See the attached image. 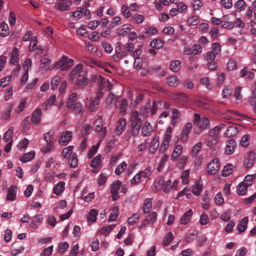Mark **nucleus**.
<instances>
[{
  "mask_svg": "<svg viewBox=\"0 0 256 256\" xmlns=\"http://www.w3.org/2000/svg\"><path fill=\"white\" fill-rule=\"evenodd\" d=\"M256 179V174H248L244 177L242 182L249 187L252 185Z\"/></svg>",
  "mask_w": 256,
  "mask_h": 256,
  "instance_id": "nucleus-29",
  "label": "nucleus"
},
{
  "mask_svg": "<svg viewBox=\"0 0 256 256\" xmlns=\"http://www.w3.org/2000/svg\"><path fill=\"white\" fill-rule=\"evenodd\" d=\"M182 146L181 145H177L172 154L171 158L172 160H176L181 154L182 150Z\"/></svg>",
  "mask_w": 256,
  "mask_h": 256,
  "instance_id": "nucleus-37",
  "label": "nucleus"
},
{
  "mask_svg": "<svg viewBox=\"0 0 256 256\" xmlns=\"http://www.w3.org/2000/svg\"><path fill=\"white\" fill-rule=\"evenodd\" d=\"M102 96V93L99 92L94 98H90V104L88 106V110L90 112H94L98 110V105L100 104V100Z\"/></svg>",
  "mask_w": 256,
  "mask_h": 256,
  "instance_id": "nucleus-9",
  "label": "nucleus"
},
{
  "mask_svg": "<svg viewBox=\"0 0 256 256\" xmlns=\"http://www.w3.org/2000/svg\"><path fill=\"white\" fill-rule=\"evenodd\" d=\"M46 222L50 226L52 227H54L57 223V221L56 218L54 217V216L52 214H48L47 216Z\"/></svg>",
  "mask_w": 256,
  "mask_h": 256,
  "instance_id": "nucleus-63",
  "label": "nucleus"
},
{
  "mask_svg": "<svg viewBox=\"0 0 256 256\" xmlns=\"http://www.w3.org/2000/svg\"><path fill=\"white\" fill-rule=\"evenodd\" d=\"M202 190V186L199 183H196L192 187V192L196 196L200 194Z\"/></svg>",
  "mask_w": 256,
  "mask_h": 256,
  "instance_id": "nucleus-54",
  "label": "nucleus"
},
{
  "mask_svg": "<svg viewBox=\"0 0 256 256\" xmlns=\"http://www.w3.org/2000/svg\"><path fill=\"white\" fill-rule=\"evenodd\" d=\"M140 115V114L138 111L133 110L132 112L130 118V126H141L142 120L139 117Z\"/></svg>",
  "mask_w": 256,
  "mask_h": 256,
  "instance_id": "nucleus-12",
  "label": "nucleus"
},
{
  "mask_svg": "<svg viewBox=\"0 0 256 256\" xmlns=\"http://www.w3.org/2000/svg\"><path fill=\"white\" fill-rule=\"evenodd\" d=\"M216 76V84L218 86H220L226 79V75L224 72H218Z\"/></svg>",
  "mask_w": 256,
  "mask_h": 256,
  "instance_id": "nucleus-61",
  "label": "nucleus"
},
{
  "mask_svg": "<svg viewBox=\"0 0 256 256\" xmlns=\"http://www.w3.org/2000/svg\"><path fill=\"white\" fill-rule=\"evenodd\" d=\"M152 126L150 123L148 122H145L142 128V134L144 136H148L152 131Z\"/></svg>",
  "mask_w": 256,
  "mask_h": 256,
  "instance_id": "nucleus-32",
  "label": "nucleus"
},
{
  "mask_svg": "<svg viewBox=\"0 0 256 256\" xmlns=\"http://www.w3.org/2000/svg\"><path fill=\"white\" fill-rule=\"evenodd\" d=\"M127 56L126 52L122 50V46L120 43H116L115 48V54L112 56V60L117 62L124 58Z\"/></svg>",
  "mask_w": 256,
  "mask_h": 256,
  "instance_id": "nucleus-8",
  "label": "nucleus"
},
{
  "mask_svg": "<svg viewBox=\"0 0 256 256\" xmlns=\"http://www.w3.org/2000/svg\"><path fill=\"white\" fill-rule=\"evenodd\" d=\"M102 156L98 154L95 156L92 160L90 166L92 168H97L100 164Z\"/></svg>",
  "mask_w": 256,
  "mask_h": 256,
  "instance_id": "nucleus-60",
  "label": "nucleus"
},
{
  "mask_svg": "<svg viewBox=\"0 0 256 256\" xmlns=\"http://www.w3.org/2000/svg\"><path fill=\"white\" fill-rule=\"evenodd\" d=\"M10 33L8 26L4 22H2L0 24V36L5 37L8 35Z\"/></svg>",
  "mask_w": 256,
  "mask_h": 256,
  "instance_id": "nucleus-28",
  "label": "nucleus"
},
{
  "mask_svg": "<svg viewBox=\"0 0 256 256\" xmlns=\"http://www.w3.org/2000/svg\"><path fill=\"white\" fill-rule=\"evenodd\" d=\"M194 123L196 125L194 132L198 134L208 126L210 122L208 118L205 117L200 118V115L196 113L194 116Z\"/></svg>",
  "mask_w": 256,
  "mask_h": 256,
  "instance_id": "nucleus-1",
  "label": "nucleus"
},
{
  "mask_svg": "<svg viewBox=\"0 0 256 256\" xmlns=\"http://www.w3.org/2000/svg\"><path fill=\"white\" fill-rule=\"evenodd\" d=\"M144 16L140 14H135L132 16V20L137 24H142L144 20Z\"/></svg>",
  "mask_w": 256,
  "mask_h": 256,
  "instance_id": "nucleus-45",
  "label": "nucleus"
},
{
  "mask_svg": "<svg viewBox=\"0 0 256 256\" xmlns=\"http://www.w3.org/2000/svg\"><path fill=\"white\" fill-rule=\"evenodd\" d=\"M236 144L234 139H230L226 142L225 146V152L226 154H233L236 150Z\"/></svg>",
  "mask_w": 256,
  "mask_h": 256,
  "instance_id": "nucleus-16",
  "label": "nucleus"
},
{
  "mask_svg": "<svg viewBox=\"0 0 256 256\" xmlns=\"http://www.w3.org/2000/svg\"><path fill=\"white\" fill-rule=\"evenodd\" d=\"M192 126V124L190 122L187 123L184 126L182 130L180 137V139L182 142H185L187 140L188 135L191 130Z\"/></svg>",
  "mask_w": 256,
  "mask_h": 256,
  "instance_id": "nucleus-21",
  "label": "nucleus"
},
{
  "mask_svg": "<svg viewBox=\"0 0 256 256\" xmlns=\"http://www.w3.org/2000/svg\"><path fill=\"white\" fill-rule=\"evenodd\" d=\"M164 42L160 39H154L150 42V46L152 48L159 49L162 48L164 46Z\"/></svg>",
  "mask_w": 256,
  "mask_h": 256,
  "instance_id": "nucleus-47",
  "label": "nucleus"
},
{
  "mask_svg": "<svg viewBox=\"0 0 256 256\" xmlns=\"http://www.w3.org/2000/svg\"><path fill=\"white\" fill-rule=\"evenodd\" d=\"M98 80L100 84V89L103 90L105 88L107 91L110 90L114 84H115V81L112 78L110 80L108 79L105 81L101 76H98Z\"/></svg>",
  "mask_w": 256,
  "mask_h": 256,
  "instance_id": "nucleus-7",
  "label": "nucleus"
},
{
  "mask_svg": "<svg viewBox=\"0 0 256 256\" xmlns=\"http://www.w3.org/2000/svg\"><path fill=\"white\" fill-rule=\"evenodd\" d=\"M189 176L190 172L188 170H185L183 172L181 176V180L184 184H186L188 183Z\"/></svg>",
  "mask_w": 256,
  "mask_h": 256,
  "instance_id": "nucleus-62",
  "label": "nucleus"
},
{
  "mask_svg": "<svg viewBox=\"0 0 256 256\" xmlns=\"http://www.w3.org/2000/svg\"><path fill=\"white\" fill-rule=\"evenodd\" d=\"M35 156L34 151H31L23 155L20 158V160L22 162H26L31 160Z\"/></svg>",
  "mask_w": 256,
  "mask_h": 256,
  "instance_id": "nucleus-36",
  "label": "nucleus"
},
{
  "mask_svg": "<svg viewBox=\"0 0 256 256\" xmlns=\"http://www.w3.org/2000/svg\"><path fill=\"white\" fill-rule=\"evenodd\" d=\"M132 26L130 24H124L116 30V34L118 36H126L132 30Z\"/></svg>",
  "mask_w": 256,
  "mask_h": 256,
  "instance_id": "nucleus-20",
  "label": "nucleus"
},
{
  "mask_svg": "<svg viewBox=\"0 0 256 256\" xmlns=\"http://www.w3.org/2000/svg\"><path fill=\"white\" fill-rule=\"evenodd\" d=\"M16 188L14 186L10 187L8 190L6 198L8 200L13 201L16 198Z\"/></svg>",
  "mask_w": 256,
  "mask_h": 256,
  "instance_id": "nucleus-34",
  "label": "nucleus"
},
{
  "mask_svg": "<svg viewBox=\"0 0 256 256\" xmlns=\"http://www.w3.org/2000/svg\"><path fill=\"white\" fill-rule=\"evenodd\" d=\"M100 142H98L94 146L88 151V157L89 158H92L97 152L100 145Z\"/></svg>",
  "mask_w": 256,
  "mask_h": 256,
  "instance_id": "nucleus-55",
  "label": "nucleus"
},
{
  "mask_svg": "<svg viewBox=\"0 0 256 256\" xmlns=\"http://www.w3.org/2000/svg\"><path fill=\"white\" fill-rule=\"evenodd\" d=\"M98 214L97 210L95 209L91 210L88 215L87 220L88 222H94L96 220V216Z\"/></svg>",
  "mask_w": 256,
  "mask_h": 256,
  "instance_id": "nucleus-42",
  "label": "nucleus"
},
{
  "mask_svg": "<svg viewBox=\"0 0 256 256\" xmlns=\"http://www.w3.org/2000/svg\"><path fill=\"white\" fill-rule=\"evenodd\" d=\"M226 126L224 124H220L219 125L215 126L214 128L210 130L208 132V135L210 137L216 136L218 135L220 130Z\"/></svg>",
  "mask_w": 256,
  "mask_h": 256,
  "instance_id": "nucleus-27",
  "label": "nucleus"
},
{
  "mask_svg": "<svg viewBox=\"0 0 256 256\" xmlns=\"http://www.w3.org/2000/svg\"><path fill=\"white\" fill-rule=\"evenodd\" d=\"M94 130L99 132L104 137L106 133V128L102 126V118L101 116H98L97 119L94 122Z\"/></svg>",
  "mask_w": 256,
  "mask_h": 256,
  "instance_id": "nucleus-6",
  "label": "nucleus"
},
{
  "mask_svg": "<svg viewBox=\"0 0 256 256\" xmlns=\"http://www.w3.org/2000/svg\"><path fill=\"white\" fill-rule=\"evenodd\" d=\"M88 80L86 76V74H83L76 78V86L80 88L85 87L88 84Z\"/></svg>",
  "mask_w": 256,
  "mask_h": 256,
  "instance_id": "nucleus-23",
  "label": "nucleus"
},
{
  "mask_svg": "<svg viewBox=\"0 0 256 256\" xmlns=\"http://www.w3.org/2000/svg\"><path fill=\"white\" fill-rule=\"evenodd\" d=\"M192 214V210H188L186 211L181 217L180 220V223L182 224H186L190 220Z\"/></svg>",
  "mask_w": 256,
  "mask_h": 256,
  "instance_id": "nucleus-25",
  "label": "nucleus"
},
{
  "mask_svg": "<svg viewBox=\"0 0 256 256\" xmlns=\"http://www.w3.org/2000/svg\"><path fill=\"white\" fill-rule=\"evenodd\" d=\"M65 182L62 181L59 182L56 184L53 188V192L56 196L60 194L64 190Z\"/></svg>",
  "mask_w": 256,
  "mask_h": 256,
  "instance_id": "nucleus-22",
  "label": "nucleus"
},
{
  "mask_svg": "<svg viewBox=\"0 0 256 256\" xmlns=\"http://www.w3.org/2000/svg\"><path fill=\"white\" fill-rule=\"evenodd\" d=\"M180 64L181 63L180 60H174L171 62L170 66V68L171 70H172L174 72H177L180 68Z\"/></svg>",
  "mask_w": 256,
  "mask_h": 256,
  "instance_id": "nucleus-44",
  "label": "nucleus"
},
{
  "mask_svg": "<svg viewBox=\"0 0 256 256\" xmlns=\"http://www.w3.org/2000/svg\"><path fill=\"white\" fill-rule=\"evenodd\" d=\"M120 12L126 18H129L132 16L130 10L126 4L122 6Z\"/></svg>",
  "mask_w": 256,
  "mask_h": 256,
  "instance_id": "nucleus-40",
  "label": "nucleus"
},
{
  "mask_svg": "<svg viewBox=\"0 0 256 256\" xmlns=\"http://www.w3.org/2000/svg\"><path fill=\"white\" fill-rule=\"evenodd\" d=\"M173 240V234L172 232H168L164 238L162 244L164 246L168 245Z\"/></svg>",
  "mask_w": 256,
  "mask_h": 256,
  "instance_id": "nucleus-56",
  "label": "nucleus"
},
{
  "mask_svg": "<svg viewBox=\"0 0 256 256\" xmlns=\"http://www.w3.org/2000/svg\"><path fill=\"white\" fill-rule=\"evenodd\" d=\"M255 162V155L253 152H250L247 158L245 160L244 164L247 168H251Z\"/></svg>",
  "mask_w": 256,
  "mask_h": 256,
  "instance_id": "nucleus-24",
  "label": "nucleus"
},
{
  "mask_svg": "<svg viewBox=\"0 0 256 256\" xmlns=\"http://www.w3.org/2000/svg\"><path fill=\"white\" fill-rule=\"evenodd\" d=\"M152 172V168L150 166H147L144 170L140 171L131 180L132 184H139L142 178L150 179Z\"/></svg>",
  "mask_w": 256,
  "mask_h": 256,
  "instance_id": "nucleus-4",
  "label": "nucleus"
},
{
  "mask_svg": "<svg viewBox=\"0 0 256 256\" xmlns=\"http://www.w3.org/2000/svg\"><path fill=\"white\" fill-rule=\"evenodd\" d=\"M240 130V126H232L228 127L224 133V136L226 138H232L236 136Z\"/></svg>",
  "mask_w": 256,
  "mask_h": 256,
  "instance_id": "nucleus-14",
  "label": "nucleus"
},
{
  "mask_svg": "<svg viewBox=\"0 0 256 256\" xmlns=\"http://www.w3.org/2000/svg\"><path fill=\"white\" fill-rule=\"evenodd\" d=\"M54 246L52 245L45 248L40 253V256H50L53 251Z\"/></svg>",
  "mask_w": 256,
  "mask_h": 256,
  "instance_id": "nucleus-64",
  "label": "nucleus"
},
{
  "mask_svg": "<svg viewBox=\"0 0 256 256\" xmlns=\"http://www.w3.org/2000/svg\"><path fill=\"white\" fill-rule=\"evenodd\" d=\"M14 131V128L12 127H11L10 128H8V130L5 132L4 136V140L5 142H8L11 140L12 141V137Z\"/></svg>",
  "mask_w": 256,
  "mask_h": 256,
  "instance_id": "nucleus-43",
  "label": "nucleus"
},
{
  "mask_svg": "<svg viewBox=\"0 0 256 256\" xmlns=\"http://www.w3.org/2000/svg\"><path fill=\"white\" fill-rule=\"evenodd\" d=\"M174 98L176 102H180L182 104H186L188 101V96L182 92H180L176 94Z\"/></svg>",
  "mask_w": 256,
  "mask_h": 256,
  "instance_id": "nucleus-26",
  "label": "nucleus"
},
{
  "mask_svg": "<svg viewBox=\"0 0 256 256\" xmlns=\"http://www.w3.org/2000/svg\"><path fill=\"white\" fill-rule=\"evenodd\" d=\"M167 84L171 86H176L179 84V80L176 76H171L166 80Z\"/></svg>",
  "mask_w": 256,
  "mask_h": 256,
  "instance_id": "nucleus-46",
  "label": "nucleus"
},
{
  "mask_svg": "<svg viewBox=\"0 0 256 256\" xmlns=\"http://www.w3.org/2000/svg\"><path fill=\"white\" fill-rule=\"evenodd\" d=\"M86 72L84 70L82 65L78 64L74 66L69 74L68 76V80L73 81L81 76L86 74Z\"/></svg>",
  "mask_w": 256,
  "mask_h": 256,
  "instance_id": "nucleus-5",
  "label": "nucleus"
},
{
  "mask_svg": "<svg viewBox=\"0 0 256 256\" xmlns=\"http://www.w3.org/2000/svg\"><path fill=\"white\" fill-rule=\"evenodd\" d=\"M27 99L26 98H22L18 106L15 109L16 112L20 114L22 112L26 106Z\"/></svg>",
  "mask_w": 256,
  "mask_h": 256,
  "instance_id": "nucleus-50",
  "label": "nucleus"
},
{
  "mask_svg": "<svg viewBox=\"0 0 256 256\" xmlns=\"http://www.w3.org/2000/svg\"><path fill=\"white\" fill-rule=\"evenodd\" d=\"M50 62V58L47 55L44 56L40 59V64L42 65H44L45 68H46V69L50 70L52 68V66L50 67L49 64Z\"/></svg>",
  "mask_w": 256,
  "mask_h": 256,
  "instance_id": "nucleus-48",
  "label": "nucleus"
},
{
  "mask_svg": "<svg viewBox=\"0 0 256 256\" xmlns=\"http://www.w3.org/2000/svg\"><path fill=\"white\" fill-rule=\"evenodd\" d=\"M120 113L124 116L126 114V110L128 106V102L126 100H122L120 104Z\"/></svg>",
  "mask_w": 256,
  "mask_h": 256,
  "instance_id": "nucleus-58",
  "label": "nucleus"
},
{
  "mask_svg": "<svg viewBox=\"0 0 256 256\" xmlns=\"http://www.w3.org/2000/svg\"><path fill=\"white\" fill-rule=\"evenodd\" d=\"M74 146H70L64 148L62 152V156L64 158H68L72 152Z\"/></svg>",
  "mask_w": 256,
  "mask_h": 256,
  "instance_id": "nucleus-53",
  "label": "nucleus"
},
{
  "mask_svg": "<svg viewBox=\"0 0 256 256\" xmlns=\"http://www.w3.org/2000/svg\"><path fill=\"white\" fill-rule=\"evenodd\" d=\"M72 137V133L70 131H66L62 134L59 142L62 145H66L69 142Z\"/></svg>",
  "mask_w": 256,
  "mask_h": 256,
  "instance_id": "nucleus-17",
  "label": "nucleus"
},
{
  "mask_svg": "<svg viewBox=\"0 0 256 256\" xmlns=\"http://www.w3.org/2000/svg\"><path fill=\"white\" fill-rule=\"evenodd\" d=\"M121 182L119 180L114 182L111 186L112 198L113 200H116L120 198L118 191L120 190Z\"/></svg>",
  "mask_w": 256,
  "mask_h": 256,
  "instance_id": "nucleus-13",
  "label": "nucleus"
},
{
  "mask_svg": "<svg viewBox=\"0 0 256 256\" xmlns=\"http://www.w3.org/2000/svg\"><path fill=\"white\" fill-rule=\"evenodd\" d=\"M69 248V244L67 242H61L58 244V252L63 254Z\"/></svg>",
  "mask_w": 256,
  "mask_h": 256,
  "instance_id": "nucleus-59",
  "label": "nucleus"
},
{
  "mask_svg": "<svg viewBox=\"0 0 256 256\" xmlns=\"http://www.w3.org/2000/svg\"><path fill=\"white\" fill-rule=\"evenodd\" d=\"M41 116V110L40 108H37L32 114L31 118L32 122L35 124H38L40 122Z\"/></svg>",
  "mask_w": 256,
  "mask_h": 256,
  "instance_id": "nucleus-18",
  "label": "nucleus"
},
{
  "mask_svg": "<svg viewBox=\"0 0 256 256\" xmlns=\"http://www.w3.org/2000/svg\"><path fill=\"white\" fill-rule=\"evenodd\" d=\"M220 168L218 164V160L217 158H214L208 163L206 170L208 174H214L218 172Z\"/></svg>",
  "mask_w": 256,
  "mask_h": 256,
  "instance_id": "nucleus-11",
  "label": "nucleus"
},
{
  "mask_svg": "<svg viewBox=\"0 0 256 256\" xmlns=\"http://www.w3.org/2000/svg\"><path fill=\"white\" fill-rule=\"evenodd\" d=\"M170 140V138L168 135H167L166 136L164 137V138L163 142H162L159 149V152H160L164 153L165 152V151L168 146Z\"/></svg>",
  "mask_w": 256,
  "mask_h": 256,
  "instance_id": "nucleus-31",
  "label": "nucleus"
},
{
  "mask_svg": "<svg viewBox=\"0 0 256 256\" xmlns=\"http://www.w3.org/2000/svg\"><path fill=\"white\" fill-rule=\"evenodd\" d=\"M73 64L74 60L72 59L69 58L66 56H62L52 68H55L62 71H66L70 69L73 66Z\"/></svg>",
  "mask_w": 256,
  "mask_h": 256,
  "instance_id": "nucleus-3",
  "label": "nucleus"
},
{
  "mask_svg": "<svg viewBox=\"0 0 256 256\" xmlns=\"http://www.w3.org/2000/svg\"><path fill=\"white\" fill-rule=\"evenodd\" d=\"M201 84L204 86L208 90H211L212 88V84L210 82V80L208 77H202L200 79Z\"/></svg>",
  "mask_w": 256,
  "mask_h": 256,
  "instance_id": "nucleus-52",
  "label": "nucleus"
},
{
  "mask_svg": "<svg viewBox=\"0 0 256 256\" xmlns=\"http://www.w3.org/2000/svg\"><path fill=\"white\" fill-rule=\"evenodd\" d=\"M203 6L202 2L200 0H192V6L193 10L195 11L200 10Z\"/></svg>",
  "mask_w": 256,
  "mask_h": 256,
  "instance_id": "nucleus-57",
  "label": "nucleus"
},
{
  "mask_svg": "<svg viewBox=\"0 0 256 256\" xmlns=\"http://www.w3.org/2000/svg\"><path fill=\"white\" fill-rule=\"evenodd\" d=\"M248 187V186L242 182H241L237 186V194L240 196L245 195L246 193Z\"/></svg>",
  "mask_w": 256,
  "mask_h": 256,
  "instance_id": "nucleus-35",
  "label": "nucleus"
},
{
  "mask_svg": "<svg viewBox=\"0 0 256 256\" xmlns=\"http://www.w3.org/2000/svg\"><path fill=\"white\" fill-rule=\"evenodd\" d=\"M69 164L70 168H76L78 166V159L77 155L73 154L69 160Z\"/></svg>",
  "mask_w": 256,
  "mask_h": 256,
  "instance_id": "nucleus-51",
  "label": "nucleus"
},
{
  "mask_svg": "<svg viewBox=\"0 0 256 256\" xmlns=\"http://www.w3.org/2000/svg\"><path fill=\"white\" fill-rule=\"evenodd\" d=\"M152 208V199L147 198L145 200L143 204V211L146 214L150 212Z\"/></svg>",
  "mask_w": 256,
  "mask_h": 256,
  "instance_id": "nucleus-39",
  "label": "nucleus"
},
{
  "mask_svg": "<svg viewBox=\"0 0 256 256\" xmlns=\"http://www.w3.org/2000/svg\"><path fill=\"white\" fill-rule=\"evenodd\" d=\"M158 108V102L154 100L152 105L150 102H148L144 106H142L139 114L142 118H146L149 116L150 114L151 115L155 114Z\"/></svg>",
  "mask_w": 256,
  "mask_h": 256,
  "instance_id": "nucleus-2",
  "label": "nucleus"
},
{
  "mask_svg": "<svg viewBox=\"0 0 256 256\" xmlns=\"http://www.w3.org/2000/svg\"><path fill=\"white\" fill-rule=\"evenodd\" d=\"M18 51L17 48H14L10 54V62L15 64L18 62Z\"/></svg>",
  "mask_w": 256,
  "mask_h": 256,
  "instance_id": "nucleus-30",
  "label": "nucleus"
},
{
  "mask_svg": "<svg viewBox=\"0 0 256 256\" xmlns=\"http://www.w3.org/2000/svg\"><path fill=\"white\" fill-rule=\"evenodd\" d=\"M42 214L36 215L30 219V226L33 228H37L42 221Z\"/></svg>",
  "mask_w": 256,
  "mask_h": 256,
  "instance_id": "nucleus-19",
  "label": "nucleus"
},
{
  "mask_svg": "<svg viewBox=\"0 0 256 256\" xmlns=\"http://www.w3.org/2000/svg\"><path fill=\"white\" fill-rule=\"evenodd\" d=\"M126 121L124 118H120L116 124L115 130V133L117 136L120 135L126 129Z\"/></svg>",
  "mask_w": 256,
  "mask_h": 256,
  "instance_id": "nucleus-15",
  "label": "nucleus"
},
{
  "mask_svg": "<svg viewBox=\"0 0 256 256\" xmlns=\"http://www.w3.org/2000/svg\"><path fill=\"white\" fill-rule=\"evenodd\" d=\"M248 218L247 216L244 217L242 220L240 222L238 226V230L240 232H244L248 225Z\"/></svg>",
  "mask_w": 256,
  "mask_h": 256,
  "instance_id": "nucleus-38",
  "label": "nucleus"
},
{
  "mask_svg": "<svg viewBox=\"0 0 256 256\" xmlns=\"http://www.w3.org/2000/svg\"><path fill=\"white\" fill-rule=\"evenodd\" d=\"M76 100L77 94L76 92L72 93L69 96L68 102L66 104L67 108H70V107H72V106L74 105V103H77L78 102H76Z\"/></svg>",
  "mask_w": 256,
  "mask_h": 256,
  "instance_id": "nucleus-41",
  "label": "nucleus"
},
{
  "mask_svg": "<svg viewBox=\"0 0 256 256\" xmlns=\"http://www.w3.org/2000/svg\"><path fill=\"white\" fill-rule=\"evenodd\" d=\"M126 166L127 164L125 162H123L120 164L118 165L115 170L116 174V175H120L122 174L126 169Z\"/></svg>",
  "mask_w": 256,
  "mask_h": 256,
  "instance_id": "nucleus-49",
  "label": "nucleus"
},
{
  "mask_svg": "<svg viewBox=\"0 0 256 256\" xmlns=\"http://www.w3.org/2000/svg\"><path fill=\"white\" fill-rule=\"evenodd\" d=\"M84 12V8L78 7L76 11L72 12L71 16L74 20H78L82 18Z\"/></svg>",
  "mask_w": 256,
  "mask_h": 256,
  "instance_id": "nucleus-33",
  "label": "nucleus"
},
{
  "mask_svg": "<svg viewBox=\"0 0 256 256\" xmlns=\"http://www.w3.org/2000/svg\"><path fill=\"white\" fill-rule=\"evenodd\" d=\"M62 2H56L55 8L60 11H67L70 10L72 5V2L70 0H62Z\"/></svg>",
  "mask_w": 256,
  "mask_h": 256,
  "instance_id": "nucleus-10",
  "label": "nucleus"
}]
</instances>
